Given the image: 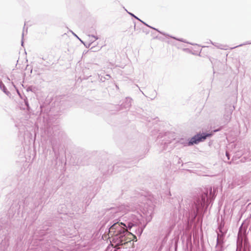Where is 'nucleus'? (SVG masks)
<instances>
[{
  "instance_id": "6e6552de",
  "label": "nucleus",
  "mask_w": 251,
  "mask_h": 251,
  "mask_svg": "<svg viewBox=\"0 0 251 251\" xmlns=\"http://www.w3.org/2000/svg\"><path fill=\"white\" fill-rule=\"evenodd\" d=\"M133 226V225L131 223H129L128 225V226H126V227H125L126 229H127V228H129V229L131 228L132 226Z\"/></svg>"
},
{
  "instance_id": "9d476101",
  "label": "nucleus",
  "mask_w": 251,
  "mask_h": 251,
  "mask_svg": "<svg viewBox=\"0 0 251 251\" xmlns=\"http://www.w3.org/2000/svg\"><path fill=\"white\" fill-rule=\"evenodd\" d=\"M226 156L227 157V159H229V154L227 151H226Z\"/></svg>"
},
{
  "instance_id": "0eeeda50",
  "label": "nucleus",
  "mask_w": 251,
  "mask_h": 251,
  "mask_svg": "<svg viewBox=\"0 0 251 251\" xmlns=\"http://www.w3.org/2000/svg\"><path fill=\"white\" fill-rule=\"evenodd\" d=\"M124 207H125L124 205H121L118 208H111L110 210L111 211V212H113V213H117L119 211H123L124 212H126L127 211L129 210L127 209H124Z\"/></svg>"
},
{
  "instance_id": "20e7f679",
  "label": "nucleus",
  "mask_w": 251,
  "mask_h": 251,
  "mask_svg": "<svg viewBox=\"0 0 251 251\" xmlns=\"http://www.w3.org/2000/svg\"><path fill=\"white\" fill-rule=\"evenodd\" d=\"M224 239H222L221 237H217V243L215 247L214 251H223L224 249Z\"/></svg>"
},
{
  "instance_id": "f03ea898",
  "label": "nucleus",
  "mask_w": 251,
  "mask_h": 251,
  "mask_svg": "<svg viewBox=\"0 0 251 251\" xmlns=\"http://www.w3.org/2000/svg\"><path fill=\"white\" fill-rule=\"evenodd\" d=\"M125 227H126V226L122 222H117L110 226L109 234L113 237V241H115L119 238H123L125 235L131 234Z\"/></svg>"
},
{
  "instance_id": "9b49d317",
  "label": "nucleus",
  "mask_w": 251,
  "mask_h": 251,
  "mask_svg": "<svg viewBox=\"0 0 251 251\" xmlns=\"http://www.w3.org/2000/svg\"><path fill=\"white\" fill-rule=\"evenodd\" d=\"M143 232V229L141 230V233Z\"/></svg>"
},
{
  "instance_id": "423d86ee",
  "label": "nucleus",
  "mask_w": 251,
  "mask_h": 251,
  "mask_svg": "<svg viewBox=\"0 0 251 251\" xmlns=\"http://www.w3.org/2000/svg\"><path fill=\"white\" fill-rule=\"evenodd\" d=\"M129 234L125 235L123 238H119V239H117L116 241H115V242H117V244L123 245V244H125L126 243L128 242V241H127V236Z\"/></svg>"
},
{
  "instance_id": "39448f33",
  "label": "nucleus",
  "mask_w": 251,
  "mask_h": 251,
  "mask_svg": "<svg viewBox=\"0 0 251 251\" xmlns=\"http://www.w3.org/2000/svg\"><path fill=\"white\" fill-rule=\"evenodd\" d=\"M219 231L217 232V237H221L222 239H224V236L226 232V230L224 228V224L221 223L218 228Z\"/></svg>"
},
{
  "instance_id": "7ed1b4c3",
  "label": "nucleus",
  "mask_w": 251,
  "mask_h": 251,
  "mask_svg": "<svg viewBox=\"0 0 251 251\" xmlns=\"http://www.w3.org/2000/svg\"><path fill=\"white\" fill-rule=\"evenodd\" d=\"M221 128H220L214 129L210 133L202 132L197 133L190 139L187 145L188 146H192L194 144H198L200 142H203L207 137L212 136L214 132L218 131Z\"/></svg>"
},
{
  "instance_id": "f8f14e48",
  "label": "nucleus",
  "mask_w": 251,
  "mask_h": 251,
  "mask_svg": "<svg viewBox=\"0 0 251 251\" xmlns=\"http://www.w3.org/2000/svg\"><path fill=\"white\" fill-rule=\"evenodd\" d=\"M114 251H116V250H114Z\"/></svg>"
},
{
  "instance_id": "f257e3e1",
  "label": "nucleus",
  "mask_w": 251,
  "mask_h": 251,
  "mask_svg": "<svg viewBox=\"0 0 251 251\" xmlns=\"http://www.w3.org/2000/svg\"><path fill=\"white\" fill-rule=\"evenodd\" d=\"M216 189V188H214L212 190L211 187L209 189H207L201 195V197L194 202V205L193 208L195 213H197L200 209L203 208L206 202H208L209 201V202H210L211 201V199H214L216 196L215 192Z\"/></svg>"
},
{
  "instance_id": "1a4fd4ad",
  "label": "nucleus",
  "mask_w": 251,
  "mask_h": 251,
  "mask_svg": "<svg viewBox=\"0 0 251 251\" xmlns=\"http://www.w3.org/2000/svg\"><path fill=\"white\" fill-rule=\"evenodd\" d=\"M168 136H172V140H174V139H175V137H174L175 136L174 135V134H172V133H168Z\"/></svg>"
}]
</instances>
